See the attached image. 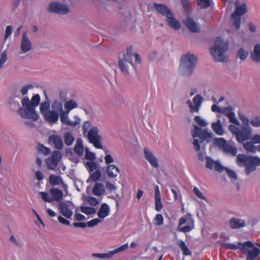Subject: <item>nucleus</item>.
I'll use <instances>...</instances> for the list:
<instances>
[{"mask_svg": "<svg viewBox=\"0 0 260 260\" xmlns=\"http://www.w3.org/2000/svg\"><path fill=\"white\" fill-rule=\"evenodd\" d=\"M40 102V96L39 94H36L33 95L31 101L28 96H25L21 100V104L23 108H20L18 110V113L23 118L31 119L36 121L38 119V115L35 111Z\"/></svg>", "mask_w": 260, "mask_h": 260, "instance_id": "nucleus-1", "label": "nucleus"}, {"mask_svg": "<svg viewBox=\"0 0 260 260\" xmlns=\"http://www.w3.org/2000/svg\"><path fill=\"white\" fill-rule=\"evenodd\" d=\"M214 45L210 49V54L216 61L226 62L228 56L225 52L228 49L229 45L226 41H224L221 37H217L214 41Z\"/></svg>", "mask_w": 260, "mask_h": 260, "instance_id": "nucleus-2", "label": "nucleus"}, {"mask_svg": "<svg viewBox=\"0 0 260 260\" xmlns=\"http://www.w3.org/2000/svg\"><path fill=\"white\" fill-rule=\"evenodd\" d=\"M135 58V62L140 64L141 59L139 54L133 52L132 47H128L126 49V53L123 54L122 57L119 60V68L124 75L129 74V69L131 66H133V58Z\"/></svg>", "mask_w": 260, "mask_h": 260, "instance_id": "nucleus-3", "label": "nucleus"}, {"mask_svg": "<svg viewBox=\"0 0 260 260\" xmlns=\"http://www.w3.org/2000/svg\"><path fill=\"white\" fill-rule=\"evenodd\" d=\"M192 136L194 138L193 144L194 146V149L198 153L199 159L203 160L204 157L201 152L200 143L204 141H209L212 137V134L208 132L206 129L202 130L197 125H194V129L191 132Z\"/></svg>", "mask_w": 260, "mask_h": 260, "instance_id": "nucleus-4", "label": "nucleus"}, {"mask_svg": "<svg viewBox=\"0 0 260 260\" xmlns=\"http://www.w3.org/2000/svg\"><path fill=\"white\" fill-rule=\"evenodd\" d=\"M236 162L239 167H245L246 175H249L256 170V166H260V158L239 154L237 156Z\"/></svg>", "mask_w": 260, "mask_h": 260, "instance_id": "nucleus-5", "label": "nucleus"}, {"mask_svg": "<svg viewBox=\"0 0 260 260\" xmlns=\"http://www.w3.org/2000/svg\"><path fill=\"white\" fill-rule=\"evenodd\" d=\"M229 131L236 137L237 141L242 143L251 138L252 129L250 126H242L241 129L233 124L229 126Z\"/></svg>", "mask_w": 260, "mask_h": 260, "instance_id": "nucleus-6", "label": "nucleus"}, {"mask_svg": "<svg viewBox=\"0 0 260 260\" xmlns=\"http://www.w3.org/2000/svg\"><path fill=\"white\" fill-rule=\"evenodd\" d=\"M197 62V57L188 52L182 55L180 60V67L184 70L185 75H189L192 73Z\"/></svg>", "mask_w": 260, "mask_h": 260, "instance_id": "nucleus-7", "label": "nucleus"}, {"mask_svg": "<svg viewBox=\"0 0 260 260\" xmlns=\"http://www.w3.org/2000/svg\"><path fill=\"white\" fill-rule=\"evenodd\" d=\"M51 108L49 123L52 125L58 122L59 116L64 112V110L62 103L58 100L53 101Z\"/></svg>", "mask_w": 260, "mask_h": 260, "instance_id": "nucleus-8", "label": "nucleus"}, {"mask_svg": "<svg viewBox=\"0 0 260 260\" xmlns=\"http://www.w3.org/2000/svg\"><path fill=\"white\" fill-rule=\"evenodd\" d=\"M194 229V219L191 214L187 213L181 217L179 220L178 231L184 233H188Z\"/></svg>", "mask_w": 260, "mask_h": 260, "instance_id": "nucleus-9", "label": "nucleus"}, {"mask_svg": "<svg viewBox=\"0 0 260 260\" xmlns=\"http://www.w3.org/2000/svg\"><path fill=\"white\" fill-rule=\"evenodd\" d=\"M247 11L246 4L237 6L235 11L231 15V20L233 25L236 30H239L241 26V17Z\"/></svg>", "mask_w": 260, "mask_h": 260, "instance_id": "nucleus-10", "label": "nucleus"}, {"mask_svg": "<svg viewBox=\"0 0 260 260\" xmlns=\"http://www.w3.org/2000/svg\"><path fill=\"white\" fill-rule=\"evenodd\" d=\"M215 143L221 149L224 153L230 154L235 156L237 153V148L234 145L226 142L222 138H216Z\"/></svg>", "mask_w": 260, "mask_h": 260, "instance_id": "nucleus-11", "label": "nucleus"}, {"mask_svg": "<svg viewBox=\"0 0 260 260\" xmlns=\"http://www.w3.org/2000/svg\"><path fill=\"white\" fill-rule=\"evenodd\" d=\"M89 142L98 149H102L101 144V137L99 135V128L96 126L92 127L88 132L87 135Z\"/></svg>", "mask_w": 260, "mask_h": 260, "instance_id": "nucleus-12", "label": "nucleus"}, {"mask_svg": "<svg viewBox=\"0 0 260 260\" xmlns=\"http://www.w3.org/2000/svg\"><path fill=\"white\" fill-rule=\"evenodd\" d=\"M164 16L167 18V22L171 27L176 30L180 29L181 25L179 22L174 18L171 10L165 5H164Z\"/></svg>", "mask_w": 260, "mask_h": 260, "instance_id": "nucleus-13", "label": "nucleus"}, {"mask_svg": "<svg viewBox=\"0 0 260 260\" xmlns=\"http://www.w3.org/2000/svg\"><path fill=\"white\" fill-rule=\"evenodd\" d=\"M128 248V244H125L113 250L109 251L107 253H92L91 256L101 259H109L112 258L115 254L122 252Z\"/></svg>", "mask_w": 260, "mask_h": 260, "instance_id": "nucleus-14", "label": "nucleus"}, {"mask_svg": "<svg viewBox=\"0 0 260 260\" xmlns=\"http://www.w3.org/2000/svg\"><path fill=\"white\" fill-rule=\"evenodd\" d=\"M48 11L51 13L60 15H65L69 12V9L66 5L58 2L51 3Z\"/></svg>", "mask_w": 260, "mask_h": 260, "instance_id": "nucleus-15", "label": "nucleus"}, {"mask_svg": "<svg viewBox=\"0 0 260 260\" xmlns=\"http://www.w3.org/2000/svg\"><path fill=\"white\" fill-rule=\"evenodd\" d=\"M61 158L60 152L58 151H53L46 160L48 168L52 170L55 169Z\"/></svg>", "mask_w": 260, "mask_h": 260, "instance_id": "nucleus-16", "label": "nucleus"}, {"mask_svg": "<svg viewBox=\"0 0 260 260\" xmlns=\"http://www.w3.org/2000/svg\"><path fill=\"white\" fill-rule=\"evenodd\" d=\"M69 112L68 111H65L63 112L60 116V122L66 125L70 126L71 127H75L76 125L80 124L81 119L77 116L75 115L74 116L75 121H71L69 118Z\"/></svg>", "mask_w": 260, "mask_h": 260, "instance_id": "nucleus-17", "label": "nucleus"}, {"mask_svg": "<svg viewBox=\"0 0 260 260\" xmlns=\"http://www.w3.org/2000/svg\"><path fill=\"white\" fill-rule=\"evenodd\" d=\"M31 47L32 43L27 36V32H23L20 43V54L28 52L31 50Z\"/></svg>", "mask_w": 260, "mask_h": 260, "instance_id": "nucleus-18", "label": "nucleus"}, {"mask_svg": "<svg viewBox=\"0 0 260 260\" xmlns=\"http://www.w3.org/2000/svg\"><path fill=\"white\" fill-rule=\"evenodd\" d=\"M221 114L227 116L230 122L234 123L236 125H239L240 122L236 117L235 114L233 112V109L232 107L229 106L222 109Z\"/></svg>", "mask_w": 260, "mask_h": 260, "instance_id": "nucleus-19", "label": "nucleus"}, {"mask_svg": "<svg viewBox=\"0 0 260 260\" xmlns=\"http://www.w3.org/2000/svg\"><path fill=\"white\" fill-rule=\"evenodd\" d=\"M202 97L200 95L197 94L193 99V102L194 105H193L190 100H188L187 104L190 108V112H198L202 103Z\"/></svg>", "mask_w": 260, "mask_h": 260, "instance_id": "nucleus-20", "label": "nucleus"}, {"mask_svg": "<svg viewBox=\"0 0 260 260\" xmlns=\"http://www.w3.org/2000/svg\"><path fill=\"white\" fill-rule=\"evenodd\" d=\"M40 110L44 119L49 123L51 109L49 102L46 101L40 104Z\"/></svg>", "mask_w": 260, "mask_h": 260, "instance_id": "nucleus-21", "label": "nucleus"}, {"mask_svg": "<svg viewBox=\"0 0 260 260\" xmlns=\"http://www.w3.org/2000/svg\"><path fill=\"white\" fill-rule=\"evenodd\" d=\"M49 144L53 145L55 148L61 150L63 147V144L61 137L57 135H52L49 137Z\"/></svg>", "mask_w": 260, "mask_h": 260, "instance_id": "nucleus-22", "label": "nucleus"}, {"mask_svg": "<svg viewBox=\"0 0 260 260\" xmlns=\"http://www.w3.org/2000/svg\"><path fill=\"white\" fill-rule=\"evenodd\" d=\"M58 209L60 213L66 218H70L73 212L71 209H70L69 205L64 202H60L58 205Z\"/></svg>", "mask_w": 260, "mask_h": 260, "instance_id": "nucleus-23", "label": "nucleus"}, {"mask_svg": "<svg viewBox=\"0 0 260 260\" xmlns=\"http://www.w3.org/2000/svg\"><path fill=\"white\" fill-rule=\"evenodd\" d=\"M49 180L50 184L52 186H55V185H59V184H62L63 186L64 190L66 193V195H67V194L68 193V185L64 183L61 177L58 176H56L54 175H51L49 176Z\"/></svg>", "mask_w": 260, "mask_h": 260, "instance_id": "nucleus-24", "label": "nucleus"}, {"mask_svg": "<svg viewBox=\"0 0 260 260\" xmlns=\"http://www.w3.org/2000/svg\"><path fill=\"white\" fill-rule=\"evenodd\" d=\"M144 157L146 159L153 167L156 168L158 166V160L153 153L148 148L144 149Z\"/></svg>", "mask_w": 260, "mask_h": 260, "instance_id": "nucleus-25", "label": "nucleus"}, {"mask_svg": "<svg viewBox=\"0 0 260 260\" xmlns=\"http://www.w3.org/2000/svg\"><path fill=\"white\" fill-rule=\"evenodd\" d=\"M183 23L191 32H198L200 31V27L192 18H187L183 21Z\"/></svg>", "mask_w": 260, "mask_h": 260, "instance_id": "nucleus-26", "label": "nucleus"}, {"mask_svg": "<svg viewBox=\"0 0 260 260\" xmlns=\"http://www.w3.org/2000/svg\"><path fill=\"white\" fill-rule=\"evenodd\" d=\"M245 222L242 219L233 217L230 219L229 225L232 229H237L245 226Z\"/></svg>", "mask_w": 260, "mask_h": 260, "instance_id": "nucleus-27", "label": "nucleus"}, {"mask_svg": "<svg viewBox=\"0 0 260 260\" xmlns=\"http://www.w3.org/2000/svg\"><path fill=\"white\" fill-rule=\"evenodd\" d=\"M49 192L53 201L60 202L62 200L63 193L62 190L57 188H53L50 189Z\"/></svg>", "mask_w": 260, "mask_h": 260, "instance_id": "nucleus-28", "label": "nucleus"}, {"mask_svg": "<svg viewBox=\"0 0 260 260\" xmlns=\"http://www.w3.org/2000/svg\"><path fill=\"white\" fill-rule=\"evenodd\" d=\"M155 208L157 211H159L162 208L161 203L160 192L158 185L155 186Z\"/></svg>", "mask_w": 260, "mask_h": 260, "instance_id": "nucleus-29", "label": "nucleus"}, {"mask_svg": "<svg viewBox=\"0 0 260 260\" xmlns=\"http://www.w3.org/2000/svg\"><path fill=\"white\" fill-rule=\"evenodd\" d=\"M110 212V208L109 206L106 204H102L100 210L98 212V215L99 218L103 219L109 215Z\"/></svg>", "mask_w": 260, "mask_h": 260, "instance_id": "nucleus-30", "label": "nucleus"}, {"mask_svg": "<svg viewBox=\"0 0 260 260\" xmlns=\"http://www.w3.org/2000/svg\"><path fill=\"white\" fill-rule=\"evenodd\" d=\"M106 172L109 177L115 178L119 173V170L114 165H109L107 167Z\"/></svg>", "mask_w": 260, "mask_h": 260, "instance_id": "nucleus-31", "label": "nucleus"}, {"mask_svg": "<svg viewBox=\"0 0 260 260\" xmlns=\"http://www.w3.org/2000/svg\"><path fill=\"white\" fill-rule=\"evenodd\" d=\"M260 254V249L256 247H252L251 250H249L247 253L246 260H255L256 258Z\"/></svg>", "mask_w": 260, "mask_h": 260, "instance_id": "nucleus-32", "label": "nucleus"}, {"mask_svg": "<svg viewBox=\"0 0 260 260\" xmlns=\"http://www.w3.org/2000/svg\"><path fill=\"white\" fill-rule=\"evenodd\" d=\"M211 127L213 131L218 135L222 136L224 134V131L220 120H218L217 122L212 124Z\"/></svg>", "mask_w": 260, "mask_h": 260, "instance_id": "nucleus-33", "label": "nucleus"}, {"mask_svg": "<svg viewBox=\"0 0 260 260\" xmlns=\"http://www.w3.org/2000/svg\"><path fill=\"white\" fill-rule=\"evenodd\" d=\"M63 107L64 111L70 113L71 110L78 107V103L74 100H70L65 102Z\"/></svg>", "mask_w": 260, "mask_h": 260, "instance_id": "nucleus-34", "label": "nucleus"}, {"mask_svg": "<svg viewBox=\"0 0 260 260\" xmlns=\"http://www.w3.org/2000/svg\"><path fill=\"white\" fill-rule=\"evenodd\" d=\"M251 57L253 61L255 62L260 61V45L257 44L254 47L253 52L251 54Z\"/></svg>", "mask_w": 260, "mask_h": 260, "instance_id": "nucleus-35", "label": "nucleus"}, {"mask_svg": "<svg viewBox=\"0 0 260 260\" xmlns=\"http://www.w3.org/2000/svg\"><path fill=\"white\" fill-rule=\"evenodd\" d=\"M105 191V187L101 183H96L93 187L92 192L95 196H101L104 193Z\"/></svg>", "mask_w": 260, "mask_h": 260, "instance_id": "nucleus-36", "label": "nucleus"}, {"mask_svg": "<svg viewBox=\"0 0 260 260\" xmlns=\"http://www.w3.org/2000/svg\"><path fill=\"white\" fill-rule=\"evenodd\" d=\"M254 246V244L250 241H246L244 243L239 242V248L238 249L242 252L243 253H247L249 250L248 249L247 247L252 248Z\"/></svg>", "mask_w": 260, "mask_h": 260, "instance_id": "nucleus-37", "label": "nucleus"}, {"mask_svg": "<svg viewBox=\"0 0 260 260\" xmlns=\"http://www.w3.org/2000/svg\"><path fill=\"white\" fill-rule=\"evenodd\" d=\"M74 152L79 156L83 154L84 147L82 145V141L81 139H78L74 147Z\"/></svg>", "mask_w": 260, "mask_h": 260, "instance_id": "nucleus-38", "label": "nucleus"}, {"mask_svg": "<svg viewBox=\"0 0 260 260\" xmlns=\"http://www.w3.org/2000/svg\"><path fill=\"white\" fill-rule=\"evenodd\" d=\"M149 10H155L160 14H162V4L156 3H150L148 6Z\"/></svg>", "mask_w": 260, "mask_h": 260, "instance_id": "nucleus-39", "label": "nucleus"}, {"mask_svg": "<svg viewBox=\"0 0 260 260\" xmlns=\"http://www.w3.org/2000/svg\"><path fill=\"white\" fill-rule=\"evenodd\" d=\"M75 138L73 134L70 132L66 133L64 135V141L67 146H71L74 142Z\"/></svg>", "mask_w": 260, "mask_h": 260, "instance_id": "nucleus-40", "label": "nucleus"}, {"mask_svg": "<svg viewBox=\"0 0 260 260\" xmlns=\"http://www.w3.org/2000/svg\"><path fill=\"white\" fill-rule=\"evenodd\" d=\"M184 255H190L191 252L190 251L184 241H180L178 244Z\"/></svg>", "mask_w": 260, "mask_h": 260, "instance_id": "nucleus-41", "label": "nucleus"}, {"mask_svg": "<svg viewBox=\"0 0 260 260\" xmlns=\"http://www.w3.org/2000/svg\"><path fill=\"white\" fill-rule=\"evenodd\" d=\"M254 144L252 141L247 142L244 145V148L248 152L255 153L256 151L257 147L253 145Z\"/></svg>", "mask_w": 260, "mask_h": 260, "instance_id": "nucleus-42", "label": "nucleus"}, {"mask_svg": "<svg viewBox=\"0 0 260 260\" xmlns=\"http://www.w3.org/2000/svg\"><path fill=\"white\" fill-rule=\"evenodd\" d=\"M239 119L242 121L243 125L242 126H249V120L248 118L244 114L241 113L240 112L238 113Z\"/></svg>", "mask_w": 260, "mask_h": 260, "instance_id": "nucleus-43", "label": "nucleus"}, {"mask_svg": "<svg viewBox=\"0 0 260 260\" xmlns=\"http://www.w3.org/2000/svg\"><path fill=\"white\" fill-rule=\"evenodd\" d=\"M80 210L82 212L87 214L91 215L95 213V209L92 207H81Z\"/></svg>", "mask_w": 260, "mask_h": 260, "instance_id": "nucleus-44", "label": "nucleus"}, {"mask_svg": "<svg viewBox=\"0 0 260 260\" xmlns=\"http://www.w3.org/2000/svg\"><path fill=\"white\" fill-rule=\"evenodd\" d=\"M198 5L202 9H206L211 5L210 0H198Z\"/></svg>", "mask_w": 260, "mask_h": 260, "instance_id": "nucleus-45", "label": "nucleus"}, {"mask_svg": "<svg viewBox=\"0 0 260 260\" xmlns=\"http://www.w3.org/2000/svg\"><path fill=\"white\" fill-rule=\"evenodd\" d=\"M248 55V52L245 51L243 48H240L237 53V57L240 58L241 60H245Z\"/></svg>", "mask_w": 260, "mask_h": 260, "instance_id": "nucleus-46", "label": "nucleus"}, {"mask_svg": "<svg viewBox=\"0 0 260 260\" xmlns=\"http://www.w3.org/2000/svg\"><path fill=\"white\" fill-rule=\"evenodd\" d=\"M194 120L201 127H205L208 124L200 116H196L194 118Z\"/></svg>", "mask_w": 260, "mask_h": 260, "instance_id": "nucleus-47", "label": "nucleus"}, {"mask_svg": "<svg viewBox=\"0 0 260 260\" xmlns=\"http://www.w3.org/2000/svg\"><path fill=\"white\" fill-rule=\"evenodd\" d=\"M104 152L106 154L105 156V163L109 165L110 164L114 162V159L110 154H108L109 152L108 150L105 149Z\"/></svg>", "mask_w": 260, "mask_h": 260, "instance_id": "nucleus-48", "label": "nucleus"}, {"mask_svg": "<svg viewBox=\"0 0 260 260\" xmlns=\"http://www.w3.org/2000/svg\"><path fill=\"white\" fill-rule=\"evenodd\" d=\"M39 194L41 198L45 202L51 203L53 200L49 197V193L46 192H40Z\"/></svg>", "mask_w": 260, "mask_h": 260, "instance_id": "nucleus-49", "label": "nucleus"}, {"mask_svg": "<svg viewBox=\"0 0 260 260\" xmlns=\"http://www.w3.org/2000/svg\"><path fill=\"white\" fill-rule=\"evenodd\" d=\"M153 224L156 225H160L162 224V216L160 214H157L153 220Z\"/></svg>", "mask_w": 260, "mask_h": 260, "instance_id": "nucleus-50", "label": "nucleus"}, {"mask_svg": "<svg viewBox=\"0 0 260 260\" xmlns=\"http://www.w3.org/2000/svg\"><path fill=\"white\" fill-rule=\"evenodd\" d=\"M101 176V173L99 170H96L95 172L90 176V179L94 181L95 182L98 181Z\"/></svg>", "mask_w": 260, "mask_h": 260, "instance_id": "nucleus-51", "label": "nucleus"}, {"mask_svg": "<svg viewBox=\"0 0 260 260\" xmlns=\"http://www.w3.org/2000/svg\"><path fill=\"white\" fill-rule=\"evenodd\" d=\"M7 60V51L6 50H4L1 55V57L0 59V69L3 67L4 63L6 62Z\"/></svg>", "mask_w": 260, "mask_h": 260, "instance_id": "nucleus-52", "label": "nucleus"}, {"mask_svg": "<svg viewBox=\"0 0 260 260\" xmlns=\"http://www.w3.org/2000/svg\"><path fill=\"white\" fill-rule=\"evenodd\" d=\"M214 170L218 172H222L224 170H226V168L224 167L221 165V164L218 161H215V163L214 166Z\"/></svg>", "mask_w": 260, "mask_h": 260, "instance_id": "nucleus-53", "label": "nucleus"}, {"mask_svg": "<svg viewBox=\"0 0 260 260\" xmlns=\"http://www.w3.org/2000/svg\"><path fill=\"white\" fill-rule=\"evenodd\" d=\"M215 163V161H214L212 159H211L209 157H206V167L208 169H213L214 168V164Z\"/></svg>", "mask_w": 260, "mask_h": 260, "instance_id": "nucleus-54", "label": "nucleus"}, {"mask_svg": "<svg viewBox=\"0 0 260 260\" xmlns=\"http://www.w3.org/2000/svg\"><path fill=\"white\" fill-rule=\"evenodd\" d=\"M86 167L88 168L89 170L93 172L97 169V165L95 162L87 161L86 163Z\"/></svg>", "mask_w": 260, "mask_h": 260, "instance_id": "nucleus-55", "label": "nucleus"}, {"mask_svg": "<svg viewBox=\"0 0 260 260\" xmlns=\"http://www.w3.org/2000/svg\"><path fill=\"white\" fill-rule=\"evenodd\" d=\"M194 194L200 199L206 200L205 197L197 187H194L193 189Z\"/></svg>", "mask_w": 260, "mask_h": 260, "instance_id": "nucleus-56", "label": "nucleus"}, {"mask_svg": "<svg viewBox=\"0 0 260 260\" xmlns=\"http://www.w3.org/2000/svg\"><path fill=\"white\" fill-rule=\"evenodd\" d=\"M222 247H224L227 249H231V250H237L239 248V243L238 245H236L232 243H223L222 245Z\"/></svg>", "mask_w": 260, "mask_h": 260, "instance_id": "nucleus-57", "label": "nucleus"}, {"mask_svg": "<svg viewBox=\"0 0 260 260\" xmlns=\"http://www.w3.org/2000/svg\"><path fill=\"white\" fill-rule=\"evenodd\" d=\"M226 172L229 176V177L231 179L233 180H237V176L236 173L233 170L229 169L228 168L225 170Z\"/></svg>", "mask_w": 260, "mask_h": 260, "instance_id": "nucleus-58", "label": "nucleus"}, {"mask_svg": "<svg viewBox=\"0 0 260 260\" xmlns=\"http://www.w3.org/2000/svg\"><path fill=\"white\" fill-rule=\"evenodd\" d=\"M102 220L98 218L93 219L87 222V226L89 227H93L101 222Z\"/></svg>", "mask_w": 260, "mask_h": 260, "instance_id": "nucleus-59", "label": "nucleus"}, {"mask_svg": "<svg viewBox=\"0 0 260 260\" xmlns=\"http://www.w3.org/2000/svg\"><path fill=\"white\" fill-rule=\"evenodd\" d=\"M250 123L253 127H260V120L257 116L254 117L251 119Z\"/></svg>", "mask_w": 260, "mask_h": 260, "instance_id": "nucleus-60", "label": "nucleus"}, {"mask_svg": "<svg viewBox=\"0 0 260 260\" xmlns=\"http://www.w3.org/2000/svg\"><path fill=\"white\" fill-rule=\"evenodd\" d=\"M39 150L43 154L47 155L50 153L51 150L49 148L41 145L40 146Z\"/></svg>", "mask_w": 260, "mask_h": 260, "instance_id": "nucleus-61", "label": "nucleus"}, {"mask_svg": "<svg viewBox=\"0 0 260 260\" xmlns=\"http://www.w3.org/2000/svg\"><path fill=\"white\" fill-rule=\"evenodd\" d=\"M32 88H33V86L32 85L27 84L22 87L20 92L22 95H24L27 93L28 90L29 89H32Z\"/></svg>", "mask_w": 260, "mask_h": 260, "instance_id": "nucleus-62", "label": "nucleus"}, {"mask_svg": "<svg viewBox=\"0 0 260 260\" xmlns=\"http://www.w3.org/2000/svg\"><path fill=\"white\" fill-rule=\"evenodd\" d=\"M91 126V123L90 121H86L84 122L82 125V130L83 134L85 135L88 132V129Z\"/></svg>", "mask_w": 260, "mask_h": 260, "instance_id": "nucleus-63", "label": "nucleus"}, {"mask_svg": "<svg viewBox=\"0 0 260 260\" xmlns=\"http://www.w3.org/2000/svg\"><path fill=\"white\" fill-rule=\"evenodd\" d=\"M85 158L88 160H93L95 159V155L93 153L86 150Z\"/></svg>", "mask_w": 260, "mask_h": 260, "instance_id": "nucleus-64", "label": "nucleus"}]
</instances>
